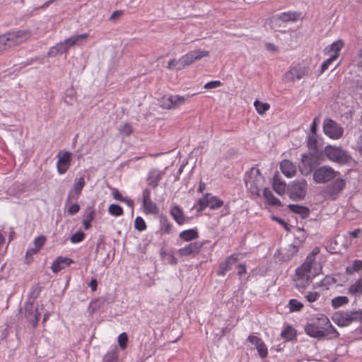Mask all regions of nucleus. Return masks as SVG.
<instances>
[{"label":"nucleus","mask_w":362,"mask_h":362,"mask_svg":"<svg viewBox=\"0 0 362 362\" xmlns=\"http://www.w3.org/2000/svg\"><path fill=\"white\" fill-rule=\"evenodd\" d=\"M30 37L31 32L28 30L8 32L0 35V52L24 42Z\"/></svg>","instance_id":"obj_1"},{"label":"nucleus","mask_w":362,"mask_h":362,"mask_svg":"<svg viewBox=\"0 0 362 362\" xmlns=\"http://www.w3.org/2000/svg\"><path fill=\"white\" fill-rule=\"evenodd\" d=\"M246 187L252 194L259 195L263 188L264 179L259 170L252 168L245 177Z\"/></svg>","instance_id":"obj_2"},{"label":"nucleus","mask_w":362,"mask_h":362,"mask_svg":"<svg viewBox=\"0 0 362 362\" xmlns=\"http://www.w3.org/2000/svg\"><path fill=\"white\" fill-rule=\"evenodd\" d=\"M333 322L339 327H346L354 321H362V310L351 312H337L333 314Z\"/></svg>","instance_id":"obj_3"},{"label":"nucleus","mask_w":362,"mask_h":362,"mask_svg":"<svg viewBox=\"0 0 362 362\" xmlns=\"http://www.w3.org/2000/svg\"><path fill=\"white\" fill-rule=\"evenodd\" d=\"M309 68L300 63L290 66L283 76V80L285 82H295L297 80H301L308 74Z\"/></svg>","instance_id":"obj_4"},{"label":"nucleus","mask_w":362,"mask_h":362,"mask_svg":"<svg viewBox=\"0 0 362 362\" xmlns=\"http://www.w3.org/2000/svg\"><path fill=\"white\" fill-rule=\"evenodd\" d=\"M325 153L332 161L338 163H347L351 160V156L341 147L327 146L325 148Z\"/></svg>","instance_id":"obj_5"},{"label":"nucleus","mask_w":362,"mask_h":362,"mask_svg":"<svg viewBox=\"0 0 362 362\" xmlns=\"http://www.w3.org/2000/svg\"><path fill=\"white\" fill-rule=\"evenodd\" d=\"M339 173L328 165H323L313 173V180L316 183L324 184L336 177Z\"/></svg>","instance_id":"obj_6"},{"label":"nucleus","mask_w":362,"mask_h":362,"mask_svg":"<svg viewBox=\"0 0 362 362\" xmlns=\"http://www.w3.org/2000/svg\"><path fill=\"white\" fill-rule=\"evenodd\" d=\"M307 192V182L305 180H296L288 187L289 197L292 199L301 200L304 199Z\"/></svg>","instance_id":"obj_7"},{"label":"nucleus","mask_w":362,"mask_h":362,"mask_svg":"<svg viewBox=\"0 0 362 362\" xmlns=\"http://www.w3.org/2000/svg\"><path fill=\"white\" fill-rule=\"evenodd\" d=\"M325 134L332 139H340L344 133V129L331 119H326L323 122Z\"/></svg>","instance_id":"obj_8"},{"label":"nucleus","mask_w":362,"mask_h":362,"mask_svg":"<svg viewBox=\"0 0 362 362\" xmlns=\"http://www.w3.org/2000/svg\"><path fill=\"white\" fill-rule=\"evenodd\" d=\"M88 37V33L72 35L63 42L57 44L55 47L59 54L65 53L69 50L70 47L79 45L82 41L86 40Z\"/></svg>","instance_id":"obj_9"},{"label":"nucleus","mask_w":362,"mask_h":362,"mask_svg":"<svg viewBox=\"0 0 362 362\" xmlns=\"http://www.w3.org/2000/svg\"><path fill=\"white\" fill-rule=\"evenodd\" d=\"M185 100V97L177 95L163 96L160 100V107L166 110H174L180 107Z\"/></svg>","instance_id":"obj_10"},{"label":"nucleus","mask_w":362,"mask_h":362,"mask_svg":"<svg viewBox=\"0 0 362 362\" xmlns=\"http://www.w3.org/2000/svg\"><path fill=\"white\" fill-rule=\"evenodd\" d=\"M57 158V171L59 174H64L71 165V153L68 151H59Z\"/></svg>","instance_id":"obj_11"},{"label":"nucleus","mask_w":362,"mask_h":362,"mask_svg":"<svg viewBox=\"0 0 362 362\" xmlns=\"http://www.w3.org/2000/svg\"><path fill=\"white\" fill-rule=\"evenodd\" d=\"M345 185L346 182L344 179H336L325 187V192L332 199H335L338 194L344 189Z\"/></svg>","instance_id":"obj_12"},{"label":"nucleus","mask_w":362,"mask_h":362,"mask_svg":"<svg viewBox=\"0 0 362 362\" xmlns=\"http://www.w3.org/2000/svg\"><path fill=\"white\" fill-rule=\"evenodd\" d=\"M317 165L316 158L313 155H303L301 165L299 170L304 175H309Z\"/></svg>","instance_id":"obj_13"},{"label":"nucleus","mask_w":362,"mask_h":362,"mask_svg":"<svg viewBox=\"0 0 362 362\" xmlns=\"http://www.w3.org/2000/svg\"><path fill=\"white\" fill-rule=\"evenodd\" d=\"M25 315L28 321L33 327H35L38 324L40 313L34 308L33 303H29L26 304L25 308Z\"/></svg>","instance_id":"obj_14"},{"label":"nucleus","mask_w":362,"mask_h":362,"mask_svg":"<svg viewBox=\"0 0 362 362\" xmlns=\"http://www.w3.org/2000/svg\"><path fill=\"white\" fill-rule=\"evenodd\" d=\"M202 245V243L200 242L191 243L187 246L179 249L178 253L180 256L194 255L199 252Z\"/></svg>","instance_id":"obj_15"},{"label":"nucleus","mask_w":362,"mask_h":362,"mask_svg":"<svg viewBox=\"0 0 362 362\" xmlns=\"http://www.w3.org/2000/svg\"><path fill=\"white\" fill-rule=\"evenodd\" d=\"M310 272L305 271H302L300 273H298V269L296 270V284L298 288H303L311 283L312 279L310 277Z\"/></svg>","instance_id":"obj_16"},{"label":"nucleus","mask_w":362,"mask_h":362,"mask_svg":"<svg viewBox=\"0 0 362 362\" xmlns=\"http://www.w3.org/2000/svg\"><path fill=\"white\" fill-rule=\"evenodd\" d=\"M282 173L287 177H292L296 173L295 165L289 160H283L280 164Z\"/></svg>","instance_id":"obj_17"},{"label":"nucleus","mask_w":362,"mask_h":362,"mask_svg":"<svg viewBox=\"0 0 362 362\" xmlns=\"http://www.w3.org/2000/svg\"><path fill=\"white\" fill-rule=\"evenodd\" d=\"M299 248V245L296 244V243L288 245L281 250L282 259L284 261L291 259L298 252Z\"/></svg>","instance_id":"obj_18"},{"label":"nucleus","mask_w":362,"mask_h":362,"mask_svg":"<svg viewBox=\"0 0 362 362\" xmlns=\"http://www.w3.org/2000/svg\"><path fill=\"white\" fill-rule=\"evenodd\" d=\"M238 258L235 255H231L226 258V259L221 262L218 267L217 274L219 276H224L227 271L231 269V265L235 264Z\"/></svg>","instance_id":"obj_19"},{"label":"nucleus","mask_w":362,"mask_h":362,"mask_svg":"<svg viewBox=\"0 0 362 362\" xmlns=\"http://www.w3.org/2000/svg\"><path fill=\"white\" fill-rule=\"evenodd\" d=\"M73 260L68 257H59L52 264V269L53 272L57 273L64 269L65 267L69 266Z\"/></svg>","instance_id":"obj_20"},{"label":"nucleus","mask_w":362,"mask_h":362,"mask_svg":"<svg viewBox=\"0 0 362 362\" xmlns=\"http://www.w3.org/2000/svg\"><path fill=\"white\" fill-rule=\"evenodd\" d=\"M305 331L307 334L315 338L321 339L325 337V332L320 330L318 325L315 324L307 325L305 327Z\"/></svg>","instance_id":"obj_21"},{"label":"nucleus","mask_w":362,"mask_h":362,"mask_svg":"<svg viewBox=\"0 0 362 362\" xmlns=\"http://www.w3.org/2000/svg\"><path fill=\"white\" fill-rule=\"evenodd\" d=\"M170 214L179 225L183 224L186 221L183 211L177 205L171 208Z\"/></svg>","instance_id":"obj_22"},{"label":"nucleus","mask_w":362,"mask_h":362,"mask_svg":"<svg viewBox=\"0 0 362 362\" xmlns=\"http://www.w3.org/2000/svg\"><path fill=\"white\" fill-rule=\"evenodd\" d=\"M162 177V173L156 170H151L148 177V184L153 188H156Z\"/></svg>","instance_id":"obj_23"},{"label":"nucleus","mask_w":362,"mask_h":362,"mask_svg":"<svg viewBox=\"0 0 362 362\" xmlns=\"http://www.w3.org/2000/svg\"><path fill=\"white\" fill-rule=\"evenodd\" d=\"M272 185L274 190L279 195H281L285 192L286 183L280 179L278 174H276L274 176Z\"/></svg>","instance_id":"obj_24"},{"label":"nucleus","mask_w":362,"mask_h":362,"mask_svg":"<svg viewBox=\"0 0 362 362\" xmlns=\"http://www.w3.org/2000/svg\"><path fill=\"white\" fill-rule=\"evenodd\" d=\"M349 293L354 296L362 295V279H358L349 288Z\"/></svg>","instance_id":"obj_25"},{"label":"nucleus","mask_w":362,"mask_h":362,"mask_svg":"<svg viewBox=\"0 0 362 362\" xmlns=\"http://www.w3.org/2000/svg\"><path fill=\"white\" fill-rule=\"evenodd\" d=\"M288 208L292 212L300 214L302 218H306L310 214V210L306 206L298 204H289Z\"/></svg>","instance_id":"obj_26"},{"label":"nucleus","mask_w":362,"mask_h":362,"mask_svg":"<svg viewBox=\"0 0 362 362\" xmlns=\"http://www.w3.org/2000/svg\"><path fill=\"white\" fill-rule=\"evenodd\" d=\"M180 238L185 241H191L198 238V232L195 229L186 230L180 233Z\"/></svg>","instance_id":"obj_27"},{"label":"nucleus","mask_w":362,"mask_h":362,"mask_svg":"<svg viewBox=\"0 0 362 362\" xmlns=\"http://www.w3.org/2000/svg\"><path fill=\"white\" fill-rule=\"evenodd\" d=\"M300 16V13L297 12H284L279 16V19L283 22L296 21Z\"/></svg>","instance_id":"obj_28"},{"label":"nucleus","mask_w":362,"mask_h":362,"mask_svg":"<svg viewBox=\"0 0 362 362\" xmlns=\"http://www.w3.org/2000/svg\"><path fill=\"white\" fill-rule=\"evenodd\" d=\"M263 195L268 203L274 206H281V202L276 198L272 191L267 188L264 189Z\"/></svg>","instance_id":"obj_29"},{"label":"nucleus","mask_w":362,"mask_h":362,"mask_svg":"<svg viewBox=\"0 0 362 362\" xmlns=\"http://www.w3.org/2000/svg\"><path fill=\"white\" fill-rule=\"evenodd\" d=\"M160 228L159 233L160 235L168 234L170 232L172 226L166 216H161L160 218Z\"/></svg>","instance_id":"obj_30"},{"label":"nucleus","mask_w":362,"mask_h":362,"mask_svg":"<svg viewBox=\"0 0 362 362\" xmlns=\"http://www.w3.org/2000/svg\"><path fill=\"white\" fill-rule=\"evenodd\" d=\"M315 260V257H314L313 255L310 254L307 257L306 260L303 264V265L300 268L298 269V272L300 273L302 271L311 272L312 265L314 263Z\"/></svg>","instance_id":"obj_31"},{"label":"nucleus","mask_w":362,"mask_h":362,"mask_svg":"<svg viewBox=\"0 0 362 362\" xmlns=\"http://www.w3.org/2000/svg\"><path fill=\"white\" fill-rule=\"evenodd\" d=\"M143 206L144 208V211L147 214H158V208L155 203H153L151 199H148V201H143Z\"/></svg>","instance_id":"obj_32"},{"label":"nucleus","mask_w":362,"mask_h":362,"mask_svg":"<svg viewBox=\"0 0 362 362\" xmlns=\"http://www.w3.org/2000/svg\"><path fill=\"white\" fill-rule=\"evenodd\" d=\"M194 62H196L194 60V57L193 55L192 51H189L185 55L181 57V63L184 66V69L187 66L192 65Z\"/></svg>","instance_id":"obj_33"},{"label":"nucleus","mask_w":362,"mask_h":362,"mask_svg":"<svg viewBox=\"0 0 362 362\" xmlns=\"http://www.w3.org/2000/svg\"><path fill=\"white\" fill-rule=\"evenodd\" d=\"M362 270V260L356 259L354 261L352 266L346 268V272L348 274H353L354 272H358Z\"/></svg>","instance_id":"obj_34"},{"label":"nucleus","mask_w":362,"mask_h":362,"mask_svg":"<svg viewBox=\"0 0 362 362\" xmlns=\"http://www.w3.org/2000/svg\"><path fill=\"white\" fill-rule=\"evenodd\" d=\"M306 239V234L303 228H298L293 243L301 247Z\"/></svg>","instance_id":"obj_35"},{"label":"nucleus","mask_w":362,"mask_h":362,"mask_svg":"<svg viewBox=\"0 0 362 362\" xmlns=\"http://www.w3.org/2000/svg\"><path fill=\"white\" fill-rule=\"evenodd\" d=\"M349 303V298L346 296H337L332 300V305L334 308H338Z\"/></svg>","instance_id":"obj_36"},{"label":"nucleus","mask_w":362,"mask_h":362,"mask_svg":"<svg viewBox=\"0 0 362 362\" xmlns=\"http://www.w3.org/2000/svg\"><path fill=\"white\" fill-rule=\"evenodd\" d=\"M209 206L210 207L211 209H218L223 205V202L222 200L218 199L217 197L211 196L210 194L209 197Z\"/></svg>","instance_id":"obj_37"},{"label":"nucleus","mask_w":362,"mask_h":362,"mask_svg":"<svg viewBox=\"0 0 362 362\" xmlns=\"http://www.w3.org/2000/svg\"><path fill=\"white\" fill-rule=\"evenodd\" d=\"M254 106L255 107V109H256L257 112L259 115H263L270 107V105H269V103H262V102H260V101H259L257 100L255 101Z\"/></svg>","instance_id":"obj_38"},{"label":"nucleus","mask_w":362,"mask_h":362,"mask_svg":"<svg viewBox=\"0 0 362 362\" xmlns=\"http://www.w3.org/2000/svg\"><path fill=\"white\" fill-rule=\"evenodd\" d=\"M108 212L115 216H122L124 213L122 208L116 204H112L108 208Z\"/></svg>","instance_id":"obj_39"},{"label":"nucleus","mask_w":362,"mask_h":362,"mask_svg":"<svg viewBox=\"0 0 362 362\" xmlns=\"http://www.w3.org/2000/svg\"><path fill=\"white\" fill-rule=\"evenodd\" d=\"M167 68L168 69H175L176 70H181L184 69V66L181 63V57L178 59H173L168 62Z\"/></svg>","instance_id":"obj_40"},{"label":"nucleus","mask_w":362,"mask_h":362,"mask_svg":"<svg viewBox=\"0 0 362 362\" xmlns=\"http://www.w3.org/2000/svg\"><path fill=\"white\" fill-rule=\"evenodd\" d=\"M117 348L115 347L112 350L108 351L103 358L104 362H115L117 359Z\"/></svg>","instance_id":"obj_41"},{"label":"nucleus","mask_w":362,"mask_h":362,"mask_svg":"<svg viewBox=\"0 0 362 362\" xmlns=\"http://www.w3.org/2000/svg\"><path fill=\"white\" fill-rule=\"evenodd\" d=\"M84 185H85V181H84L83 177H80V178L76 180L74 185V192L77 196H78L81 194V190H82L83 187H84Z\"/></svg>","instance_id":"obj_42"},{"label":"nucleus","mask_w":362,"mask_h":362,"mask_svg":"<svg viewBox=\"0 0 362 362\" xmlns=\"http://www.w3.org/2000/svg\"><path fill=\"white\" fill-rule=\"evenodd\" d=\"M194 57L195 62L201 60L204 57H207L209 55V52L204 49H194L192 50Z\"/></svg>","instance_id":"obj_43"},{"label":"nucleus","mask_w":362,"mask_h":362,"mask_svg":"<svg viewBox=\"0 0 362 362\" xmlns=\"http://www.w3.org/2000/svg\"><path fill=\"white\" fill-rule=\"evenodd\" d=\"M288 304L291 312L299 311L303 307V303H301L296 299L290 300Z\"/></svg>","instance_id":"obj_44"},{"label":"nucleus","mask_w":362,"mask_h":362,"mask_svg":"<svg viewBox=\"0 0 362 362\" xmlns=\"http://www.w3.org/2000/svg\"><path fill=\"white\" fill-rule=\"evenodd\" d=\"M344 43L343 40H339L334 42L330 45V50L334 52V54H339V52L343 48Z\"/></svg>","instance_id":"obj_45"},{"label":"nucleus","mask_w":362,"mask_h":362,"mask_svg":"<svg viewBox=\"0 0 362 362\" xmlns=\"http://www.w3.org/2000/svg\"><path fill=\"white\" fill-rule=\"evenodd\" d=\"M134 226L135 228L139 231H143L146 228V225L144 220L140 216H137L135 218Z\"/></svg>","instance_id":"obj_46"},{"label":"nucleus","mask_w":362,"mask_h":362,"mask_svg":"<svg viewBox=\"0 0 362 362\" xmlns=\"http://www.w3.org/2000/svg\"><path fill=\"white\" fill-rule=\"evenodd\" d=\"M209 194H206L204 197L198 200L199 211L204 210L206 206L209 205Z\"/></svg>","instance_id":"obj_47"},{"label":"nucleus","mask_w":362,"mask_h":362,"mask_svg":"<svg viewBox=\"0 0 362 362\" xmlns=\"http://www.w3.org/2000/svg\"><path fill=\"white\" fill-rule=\"evenodd\" d=\"M259 356L264 358L268 354L267 348L265 344L262 341L256 347Z\"/></svg>","instance_id":"obj_48"},{"label":"nucleus","mask_w":362,"mask_h":362,"mask_svg":"<svg viewBox=\"0 0 362 362\" xmlns=\"http://www.w3.org/2000/svg\"><path fill=\"white\" fill-rule=\"evenodd\" d=\"M281 335L283 338L291 339L295 335V330L288 326L281 332Z\"/></svg>","instance_id":"obj_49"},{"label":"nucleus","mask_w":362,"mask_h":362,"mask_svg":"<svg viewBox=\"0 0 362 362\" xmlns=\"http://www.w3.org/2000/svg\"><path fill=\"white\" fill-rule=\"evenodd\" d=\"M85 238V234L82 231H78L77 233L72 235L70 238V240L73 243H78L81 242Z\"/></svg>","instance_id":"obj_50"},{"label":"nucleus","mask_w":362,"mask_h":362,"mask_svg":"<svg viewBox=\"0 0 362 362\" xmlns=\"http://www.w3.org/2000/svg\"><path fill=\"white\" fill-rule=\"evenodd\" d=\"M127 341L128 337L125 332H123L119 335L118 343L122 349H124L127 347Z\"/></svg>","instance_id":"obj_51"},{"label":"nucleus","mask_w":362,"mask_h":362,"mask_svg":"<svg viewBox=\"0 0 362 362\" xmlns=\"http://www.w3.org/2000/svg\"><path fill=\"white\" fill-rule=\"evenodd\" d=\"M94 216H95L94 211L93 210H90V212L88 213L87 217H86V219H85L83 221V227H84V228L86 230L89 229V228L90 227V222L93 219Z\"/></svg>","instance_id":"obj_52"},{"label":"nucleus","mask_w":362,"mask_h":362,"mask_svg":"<svg viewBox=\"0 0 362 362\" xmlns=\"http://www.w3.org/2000/svg\"><path fill=\"white\" fill-rule=\"evenodd\" d=\"M39 250L37 248L33 247L29 249L25 255V262L27 264H30V262L33 261V255L36 254Z\"/></svg>","instance_id":"obj_53"},{"label":"nucleus","mask_w":362,"mask_h":362,"mask_svg":"<svg viewBox=\"0 0 362 362\" xmlns=\"http://www.w3.org/2000/svg\"><path fill=\"white\" fill-rule=\"evenodd\" d=\"M339 57V54H334V55H332L331 57H329V59H327L326 61H325L323 62V64H322V72L325 71L326 69H328L329 64L335 59H337V58H338Z\"/></svg>","instance_id":"obj_54"},{"label":"nucleus","mask_w":362,"mask_h":362,"mask_svg":"<svg viewBox=\"0 0 362 362\" xmlns=\"http://www.w3.org/2000/svg\"><path fill=\"white\" fill-rule=\"evenodd\" d=\"M308 146L310 149H317V139L315 135H310L308 139Z\"/></svg>","instance_id":"obj_55"},{"label":"nucleus","mask_w":362,"mask_h":362,"mask_svg":"<svg viewBox=\"0 0 362 362\" xmlns=\"http://www.w3.org/2000/svg\"><path fill=\"white\" fill-rule=\"evenodd\" d=\"M319 297L320 294L315 291L308 292V293L305 295V298L310 303L315 302Z\"/></svg>","instance_id":"obj_56"},{"label":"nucleus","mask_w":362,"mask_h":362,"mask_svg":"<svg viewBox=\"0 0 362 362\" xmlns=\"http://www.w3.org/2000/svg\"><path fill=\"white\" fill-rule=\"evenodd\" d=\"M222 83L220 81H212L206 83L204 87L206 89H212L220 87Z\"/></svg>","instance_id":"obj_57"},{"label":"nucleus","mask_w":362,"mask_h":362,"mask_svg":"<svg viewBox=\"0 0 362 362\" xmlns=\"http://www.w3.org/2000/svg\"><path fill=\"white\" fill-rule=\"evenodd\" d=\"M45 243V238L44 236H40L35 238L34 241L35 247L37 248L38 250L44 245Z\"/></svg>","instance_id":"obj_58"},{"label":"nucleus","mask_w":362,"mask_h":362,"mask_svg":"<svg viewBox=\"0 0 362 362\" xmlns=\"http://www.w3.org/2000/svg\"><path fill=\"white\" fill-rule=\"evenodd\" d=\"M322 329H324L327 333H331L334 335V337H338L339 334L337 331V329L332 325V324H329L327 327H322Z\"/></svg>","instance_id":"obj_59"},{"label":"nucleus","mask_w":362,"mask_h":362,"mask_svg":"<svg viewBox=\"0 0 362 362\" xmlns=\"http://www.w3.org/2000/svg\"><path fill=\"white\" fill-rule=\"evenodd\" d=\"M120 132L126 136H129L132 133V128L129 124H125L122 127Z\"/></svg>","instance_id":"obj_60"},{"label":"nucleus","mask_w":362,"mask_h":362,"mask_svg":"<svg viewBox=\"0 0 362 362\" xmlns=\"http://www.w3.org/2000/svg\"><path fill=\"white\" fill-rule=\"evenodd\" d=\"M80 210V206L78 204H71L68 209V214L69 215H74L78 212Z\"/></svg>","instance_id":"obj_61"},{"label":"nucleus","mask_w":362,"mask_h":362,"mask_svg":"<svg viewBox=\"0 0 362 362\" xmlns=\"http://www.w3.org/2000/svg\"><path fill=\"white\" fill-rule=\"evenodd\" d=\"M248 341L253 345H255L256 347L261 343L262 342V339L256 337V336H254V335H250L248 337Z\"/></svg>","instance_id":"obj_62"},{"label":"nucleus","mask_w":362,"mask_h":362,"mask_svg":"<svg viewBox=\"0 0 362 362\" xmlns=\"http://www.w3.org/2000/svg\"><path fill=\"white\" fill-rule=\"evenodd\" d=\"M317 321L319 325H323V327H327L329 324H330L329 320L323 315L317 318Z\"/></svg>","instance_id":"obj_63"},{"label":"nucleus","mask_w":362,"mask_h":362,"mask_svg":"<svg viewBox=\"0 0 362 362\" xmlns=\"http://www.w3.org/2000/svg\"><path fill=\"white\" fill-rule=\"evenodd\" d=\"M122 15V11H115L111 14V16L110 17V20L112 21H116L120 18V16Z\"/></svg>","instance_id":"obj_64"}]
</instances>
